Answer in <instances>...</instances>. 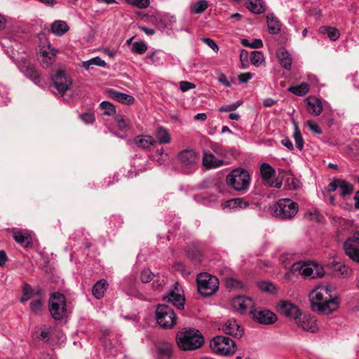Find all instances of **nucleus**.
Returning a JSON list of instances; mask_svg holds the SVG:
<instances>
[{"label": "nucleus", "instance_id": "nucleus-1", "mask_svg": "<svg viewBox=\"0 0 359 359\" xmlns=\"http://www.w3.org/2000/svg\"><path fill=\"white\" fill-rule=\"evenodd\" d=\"M309 299L312 310L320 314H330L336 311L339 305L337 294L327 285H317L310 292Z\"/></svg>", "mask_w": 359, "mask_h": 359}, {"label": "nucleus", "instance_id": "nucleus-2", "mask_svg": "<svg viewBox=\"0 0 359 359\" xmlns=\"http://www.w3.org/2000/svg\"><path fill=\"white\" fill-rule=\"evenodd\" d=\"M250 175L249 172L242 168L231 170L226 176V184L229 187L238 192H245L250 184Z\"/></svg>", "mask_w": 359, "mask_h": 359}, {"label": "nucleus", "instance_id": "nucleus-3", "mask_svg": "<svg viewBox=\"0 0 359 359\" xmlns=\"http://www.w3.org/2000/svg\"><path fill=\"white\" fill-rule=\"evenodd\" d=\"M299 210L298 204L290 198H281L271 207L274 217L283 219H291L297 215Z\"/></svg>", "mask_w": 359, "mask_h": 359}, {"label": "nucleus", "instance_id": "nucleus-4", "mask_svg": "<svg viewBox=\"0 0 359 359\" xmlns=\"http://www.w3.org/2000/svg\"><path fill=\"white\" fill-rule=\"evenodd\" d=\"M177 343L179 348L183 351L196 350L203 345V337L198 330H185L177 334Z\"/></svg>", "mask_w": 359, "mask_h": 359}, {"label": "nucleus", "instance_id": "nucleus-5", "mask_svg": "<svg viewBox=\"0 0 359 359\" xmlns=\"http://www.w3.org/2000/svg\"><path fill=\"white\" fill-rule=\"evenodd\" d=\"M49 311L55 320H60L69 314L67 300L65 295L60 292L53 293L49 298Z\"/></svg>", "mask_w": 359, "mask_h": 359}, {"label": "nucleus", "instance_id": "nucleus-6", "mask_svg": "<svg viewBox=\"0 0 359 359\" xmlns=\"http://www.w3.org/2000/svg\"><path fill=\"white\" fill-rule=\"evenodd\" d=\"M198 292L203 297L213 295L219 289V280L208 273H201L196 278Z\"/></svg>", "mask_w": 359, "mask_h": 359}, {"label": "nucleus", "instance_id": "nucleus-7", "mask_svg": "<svg viewBox=\"0 0 359 359\" xmlns=\"http://www.w3.org/2000/svg\"><path fill=\"white\" fill-rule=\"evenodd\" d=\"M210 347L215 353L221 355H232L236 351V342L222 335L213 337L210 341Z\"/></svg>", "mask_w": 359, "mask_h": 359}, {"label": "nucleus", "instance_id": "nucleus-8", "mask_svg": "<svg viewBox=\"0 0 359 359\" xmlns=\"http://www.w3.org/2000/svg\"><path fill=\"white\" fill-rule=\"evenodd\" d=\"M157 323L164 329H171L177 323V317L174 310L166 304H159L155 311Z\"/></svg>", "mask_w": 359, "mask_h": 359}, {"label": "nucleus", "instance_id": "nucleus-9", "mask_svg": "<svg viewBox=\"0 0 359 359\" xmlns=\"http://www.w3.org/2000/svg\"><path fill=\"white\" fill-rule=\"evenodd\" d=\"M291 270L292 272H298L304 277H311V278L323 277L325 274L323 267L313 262H294L292 264Z\"/></svg>", "mask_w": 359, "mask_h": 359}, {"label": "nucleus", "instance_id": "nucleus-10", "mask_svg": "<svg viewBox=\"0 0 359 359\" xmlns=\"http://www.w3.org/2000/svg\"><path fill=\"white\" fill-rule=\"evenodd\" d=\"M177 158L180 167L184 173L189 174L196 170L199 156L194 149H187L180 151Z\"/></svg>", "mask_w": 359, "mask_h": 359}, {"label": "nucleus", "instance_id": "nucleus-11", "mask_svg": "<svg viewBox=\"0 0 359 359\" xmlns=\"http://www.w3.org/2000/svg\"><path fill=\"white\" fill-rule=\"evenodd\" d=\"M121 287L128 296L140 300L148 299V294L143 291L142 286L132 276L125 278L121 282Z\"/></svg>", "mask_w": 359, "mask_h": 359}, {"label": "nucleus", "instance_id": "nucleus-12", "mask_svg": "<svg viewBox=\"0 0 359 359\" xmlns=\"http://www.w3.org/2000/svg\"><path fill=\"white\" fill-rule=\"evenodd\" d=\"M163 299L172 304L178 309H184L185 298L183 290L177 283L170 287L167 295L164 296Z\"/></svg>", "mask_w": 359, "mask_h": 359}, {"label": "nucleus", "instance_id": "nucleus-13", "mask_svg": "<svg viewBox=\"0 0 359 359\" xmlns=\"http://www.w3.org/2000/svg\"><path fill=\"white\" fill-rule=\"evenodd\" d=\"M53 86L60 93L69 90L72 85V78L62 69H58L51 76Z\"/></svg>", "mask_w": 359, "mask_h": 359}, {"label": "nucleus", "instance_id": "nucleus-14", "mask_svg": "<svg viewBox=\"0 0 359 359\" xmlns=\"http://www.w3.org/2000/svg\"><path fill=\"white\" fill-rule=\"evenodd\" d=\"M57 50L52 47L48 41H46L40 46V52L39 60L43 68H48L51 66L55 60V56Z\"/></svg>", "mask_w": 359, "mask_h": 359}, {"label": "nucleus", "instance_id": "nucleus-15", "mask_svg": "<svg viewBox=\"0 0 359 359\" xmlns=\"http://www.w3.org/2000/svg\"><path fill=\"white\" fill-rule=\"evenodd\" d=\"M277 311L285 317L292 318L294 321L301 316L300 309L294 304L285 300L278 302L276 306Z\"/></svg>", "mask_w": 359, "mask_h": 359}, {"label": "nucleus", "instance_id": "nucleus-16", "mask_svg": "<svg viewBox=\"0 0 359 359\" xmlns=\"http://www.w3.org/2000/svg\"><path fill=\"white\" fill-rule=\"evenodd\" d=\"M17 66L20 71L27 78L30 79L34 83L39 84L41 78L38 71L34 65L25 58H22L17 62Z\"/></svg>", "mask_w": 359, "mask_h": 359}, {"label": "nucleus", "instance_id": "nucleus-17", "mask_svg": "<svg viewBox=\"0 0 359 359\" xmlns=\"http://www.w3.org/2000/svg\"><path fill=\"white\" fill-rule=\"evenodd\" d=\"M250 313L253 320L260 324L271 325L277 320L276 314L267 309L253 308V309L250 310Z\"/></svg>", "mask_w": 359, "mask_h": 359}, {"label": "nucleus", "instance_id": "nucleus-18", "mask_svg": "<svg viewBox=\"0 0 359 359\" xmlns=\"http://www.w3.org/2000/svg\"><path fill=\"white\" fill-rule=\"evenodd\" d=\"M231 306L235 312L244 314L246 313L247 309H253L254 302L253 300L248 297L238 296L231 300Z\"/></svg>", "mask_w": 359, "mask_h": 359}, {"label": "nucleus", "instance_id": "nucleus-19", "mask_svg": "<svg viewBox=\"0 0 359 359\" xmlns=\"http://www.w3.org/2000/svg\"><path fill=\"white\" fill-rule=\"evenodd\" d=\"M297 325L306 332L316 333L318 331L317 320L314 316L307 314H303L299 316L295 321Z\"/></svg>", "mask_w": 359, "mask_h": 359}, {"label": "nucleus", "instance_id": "nucleus-20", "mask_svg": "<svg viewBox=\"0 0 359 359\" xmlns=\"http://www.w3.org/2000/svg\"><path fill=\"white\" fill-rule=\"evenodd\" d=\"M14 240L24 248H28L32 243V238L26 230L14 228L12 229Z\"/></svg>", "mask_w": 359, "mask_h": 359}, {"label": "nucleus", "instance_id": "nucleus-21", "mask_svg": "<svg viewBox=\"0 0 359 359\" xmlns=\"http://www.w3.org/2000/svg\"><path fill=\"white\" fill-rule=\"evenodd\" d=\"M222 331L226 334L240 338L243 334V330L233 319L226 320L222 327Z\"/></svg>", "mask_w": 359, "mask_h": 359}, {"label": "nucleus", "instance_id": "nucleus-22", "mask_svg": "<svg viewBox=\"0 0 359 359\" xmlns=\"http://www.w3.org/2000/svg\"><path fill=\"white\" fill-rule=\"evenodd\" d=\"M107 95L111 99L125 104H132L135 102V98L130 95L114 89L109 88L107 90Z\"/></svg>", "mask_w": 359, "mask_h": 359}, {"label": "nucleus", "instance_id": "nucleus-23", "mask_svg": "<svg viewBox=\"0 0 359 359\" xmlns=\"http://www.w3.org/2000/svg\"><path fill=\"white\" fill-rule=\"evenodd\" d=\"M344 248L350 259L359 263V245L355 244L353 239H346L344 243Z\"/></svg>", "mask_w": 359, "mask_h": 359}, {"label": "nucleus", "instance_id": "nucleus-24", "mask_svg": "<svg viewBox=\"0 0 359 359\" xmlns=\"http://www.w3.org/2000/svg\"><path fill=\"white\" fill-rule=\"evenodd\" d=\"M224 163V160L215 157L210 151H204L203 158V164L208 169L219 168Z\"/></svg>", "mask_w": 359, "mask_h": 359}, {"label": "nucleus", "instance_id": "nucleus-25", "mask_svg": "<svg viewBox=\"0 0 359 359\" xmlns=\"http://www.w3.org/2000/svg\"><path fill=\"white\" fill-rule=\"evenodd\" d=\"M276 56L282 67L287 70L291 69L292 58L291 54L285 48H279L276 51Z\"/></svg>", "mask_w": 359, "mask_h": 359}, {"label": "nucleus", "instance_id": "nucleus-26", "mask_svg": "<svg viewBox=\"0 0 359 359\" xmlns=\"http://www.w3.org/2000/svg\"><path fill=\"white\" fill-rule=\"evenodd\" d=\"M133 143L139 148L143 149H150L155 146L156 141L149 135H139L133 140Z\"/></svg>", "mask_w": 359, "mask_h": 359}, {"label": "nucleus", "instance_id": "nucleus-27", "mask_svg": "<svg viewBox=\"0 0 359 359\" xmlns=\"http://www.w3.org/2000/svg\"><path fill=\"white\" fill-rule=\"evenodd\" d=\"M266 24L271 34H278L281 30L282 24L273 13H269L266 15Z\"/></svg>", "mask_w": 359, "mask_h": 359}, {"label": "nucleus", "instance_id": "nucleus-28", "mask_svg": "<svg viewBox=\"0 0 359 359\" xmlns=\"http://www.w3.org/2000/svg\"><path fill=\"white\" fill-rule=\"evenodd\" d=\"M245 7L252 13L261 14L264 13L266 5L264 0H247Z\"/></svg>", "mask_w": 359, "mask_h": 359}, {"label": "nucleus", "instance_id": "nucleus-29", "mask_svg": "<svg viewBox=\"0 0 359 359\" xmlns=\"http://www.w3.org/2000/svg\"><path fill=\"white\" fill-rule=\"evenodd\" d=\"M69 29L67 23L64 20H57L54 21L50 26L51 32L57 36H63Z\"/></svg>", "mask_w": 359, "mask_h": 359}, {"label": "nucleus", "instance_id": "nucleus-30", "mask_svg": "<svg viewBox=\"0 0 359 359\" xmlns=\"http://www.w3.org/2000/svg\"><path fill=\"white\" fill-rule=\"evenodd\" d=\"M307 111L313 116H318L323 110V105L320 100L314 97L307 99Z\"/></svg>", "mask_w": 359, "mask_h": 359}, {"label": "nucleus", "instance_id": "nucleus-31", "mask_svg": "<svg viewBox=\"0 0 359 359\" xmlns=\"http://www.w3.org/2000/svg\"><path fill=\"white\" fill-rule=\"evenodd\" d=\"M259 172L263 180L266 183L269 184L270 181L275 176V170L274 168L267 163H263L259 168Z\"/></svg>", "mask_w": 359, "mask_h": 359}, {"label": "nucleus", "instance_id": "nucleus-32", "mask_svg": "<svg viewBox=\"0 0 359 359\" xmlns=\"http://www.w3.org/2000/svg\"><path fill=\"white\" fill-rule=\"evenodd\" d=\"M108 283L104 279L98 280L93 287L92 293L97 299H100L104 297L108 287Z\"/></svg>", "mask_w": 359, "mask_h": 359}, {"label": "nucleus", "instance_id": "nucleus-33", "mask_svg": "<svg viewBox=\"0 0 359 359\" xmlns=\"http://www.w3.org/2000/svg\"><path fill=\"white\" fill-rule=\"evenodd\" d=\"M158 354L162 359H166L171 356L172 353V344L169 342H162L158 346Z\"/></svg>", "mask_w": 359, "mask_h": 359}, {"label": "nucleus", "instance_id": "nucleus-34", "mask_svg": "<svg viewBox=\"0 0 359 359\" xmlns=\"http://www.w3.org/2000/svg\"><path fill=\"white\" fill-rule=\"evenodd\" d=\"M155 135L160 144H168L170 142V135L167 129L158 127L155 131Z\"/></svg>", "mask_w": 359, "mask_h": 359}, {"label": "nucleus", "instance_id": "nucleus-35", "mask_svg": "<svg viewBox=\"0 0 359 359\" xmlns=\"http://www.w3.org/2000/svg\"><path fill=\"white\" fill-rule=\"evenodd\" d=\"M93 65L104 67L107 65V63L104 60H102L99 56L94 57L88 60L83 61L82 62L81 67H83L86 70L91 69Z\"/></svg>", "mask_w": 359, "mask_h": 359}, {"label": "nucleus", "instance_id": "nucleus-36", "mask_svg": "<svg viewBox=\"0 0 359 359\" xmlns=\"http://www.w3.org/2000/svg\"><path fill=\"white\" fill-rule=\"evenodd\" d=\"M147 58L151 60V62L156 66H160L163 64L165 54L159 50H156L147 55Z\"/></svg>", "mask_w": 359, "mask_h": 359}, {"label": "nucleus", "instance_id": "nucleus-37", "mask_svg": "<svg viewBox=\"0 0 359 359\" xmlns=\"http://www.w3.org/2000/svg\"><path fill=\"white\" fill-rule=\"evenodd\" d=\"M320 32L323 34H327L331 41H336L340 36L339 31L332 27H321Z\"/></svg>", "mask_w": 359, "mask_h": 359}, {"label": "nucleus", "instance_id": "nucleus-38", "mask_svg": "<svg viewBox=\"0 0 359 359\" xmlns=\"http://www.w3.org/2000/svg\"><path fill=\"white\" fill-rule=\"evenodd\" d=\"M208 7V2L206 0H199L191 5L190 11L194 14H201Z\"/></svg>", "mask_w": 359, "mask_h": 359}, {"label": "nucleus", "instance_id": "nucleus-39", "mask_svg": "<svg viewBox=\"0 0 359 359\" xmlns=\"http://www.w3.org/2000/svg\"><path fill=\"white\" fill-rule=\"evenodd\" d=\"M288 90L294 95L304 96L309 92V88L306 83H302L299 85L290 86Z\"/></svg>", "mask_w": 359, "mask_h": 359}, {"label": "nucleus", "instance_id": "nucleus-40", "mask_svg": "<svg viewBox=\"0 0 359 359\" xmlns=\"http://www.w3.org/2000/svg\"><path fill=\"white\" fill-rule=\"evenodd\" d=\"M293 124H294V127L293 137L294 139L297 148L299 151H301L304 148V141L302 137V133L299 130V128L298 127V124L294 121H293Z\"/></svg>", "mask_w": 359, "mask_h": 359}, {"label": "nucleus", "instance_id": "nucleus-41", "mask_svg": "<svg viewBox=\"0 0 359 359\" xmlns=\"http://www.w3.org/2000/svg\"><path fill=\"white\" fill-rule=\"evenodd\" d=\"M42 309L43 302L41 295L32 299L30 302V311L35 314H39L42 311Z\"/></svg>", "mask_w": 359, "mask_h": 359}, {"label": "nucleus", "instance_id": "nucleus-42", "mask_svg": "<svg viewBox=\"0 0 359 359\" xmlns=\"http://www.w3.org/2000/svg\"><path fill=\"white\" fill-rule=\"evenodd\" d=\"M250 60L252 65L256 67H259L262 62H264V57L262 52L254 50L250 54Z\"/></svg>", "mask_w": 359, "mask_h": 359}, {"label": "nucleus", "instance_id": "nucleus-43", "mask_svg": "<svg viewBox=\"0 0 359 359\" xmlns=\"http://www.w3.org/2000/svg\"><path fill=\"white\" fill-rule=\"evenodd\" d=\"M249 205V203L242 198H236L227 201V206L231 208H245Z\"/></svg>", "mask_w": 359, "mask_h": 359}, {"label": "nucleus", "instance_id": "nucleus-44", "mask_svg": "<svg viewBox=\"0 0 359 359\" xmlns=\"http://www.w3.org/2000/svg\"><path fill=\"white\" fill-rule=\"evenodd\" d=\"M100 107L103 111V114L107 116H111L115 114L116 109L114 104L108 101H102Z\"/></svg>", "mask_w": 359, "mask_h": 359}, {"label": "nucleus", "instance_id": "nucleus-45", "mask_svg": "<svg viewBox=\"0 0 359 359\" xmlns=\"http://www.w3.org/2000/svg\"><path fill=\"white\" fill-rule=\"evenodd\" d=\"M257 286L261 290L271 294H273L276 292V286L269 281L258 282Z\"/></svg>", "mask_w": 359, "mask_h": 359}, {"label": "nucleus", "instance_id": "nucleus-46", "mask_svg": "<svg viewBox=\"0 0 359 359\" xmlns=\"http://www.w3.org/2000/svg\"><path fill=\"white\" fill-rule=\"evenodd\" d=\"M22 292L25 296H30L32 299L41 295V290L38 289L37 290H34L27 283L23 285Z\"/></svg>", "mask_w": 359, "mask_h": 359}, {"label": "nucleus", "instance_id": "nucleus-47", "mask_svg": "<svg viewBox=\"0 0 359 359\" xmlns=\"http://www.w3.org/2000/svg\"><path fill=\"white\" fill-rule=\"evenodd\" d=\"M155 276L150 269H144L140 275V279L142 283H148L154 280Z\"/></svg>", "mask_w": 359, "mask_h": 359}, {"label": "nucleus", "instance_id": "nucleus-48", "mask_svg": "<svg viewBox=\"0 0 359 359\" xmlns=\"http://www.w3.org/2000/svg\"><path fill=\"white\" fill-rule=\"evenodd\" d=\"M339 188L341 196L350 195L353 191V187L349 182L340 180Z\"/></svg>", "mask_w": 359, "mask_h": 359}, {"label": "nucleus", "instance_id": "nucleus-49", "mask_svg": "<svg viewBox=\"0 0 359 359\" xmlns=\"http://www.w3.org/2000/svg\"><path fill=\"white\" fill-rule=\"evenodd\" d=\"M147 50V46L144 42H135L132 46V51L137 54H143Z\"/></svg>", "mask_w": 359, "mask_h": 359}, {"label": "nucleus", "instance_id": "nucleus-50", "mask_svg": "<svg viewBox=\"0 0 359 359\" xmlns=\"http://www.w3.org/2000/svg\"><path fill=\"white\" fill-rule=\"evenodd\" d=\"M125 1L132 6L140 8H146L149 6V0H125Z\"/></svg>", "mask_w": 359, "mask_h": 359}, {"label": "nucleus", "instance_id": "nucleus-51", "mask_svg": "<svg viewBox=\"0 0 359 359\" xmlns=\"http://www.w3.org/2000/svg\"><path fill=\"white\" fill-rule=\"evenodd\" d=\"M210 149L217 155L221 156H226V150L219 143L212 142L210 145Z\"/></svg>", "mask_w": 359, "mask_h": 359}, {"label": "nucleus", "instance_id": "nucleus-52", "mask_svg": "<svg viewBox=\"0 0 359 359\" xmlns=\"http://www.w3.org/2000/svg\"><path fill=\"white\" fill-rule=\"evenodd\" d=\"M295 255L291 252H285L280 255V261L285 266L291 264L292 261H294Z\"/></svg>", "mask_w": 359, "mask_h": 359}, {"label": "nucleus", "instance_id": "nucleus-53", "mask_svg": "<svg viewBox=\"0 0 359 359\" xmlns=\"http://www.w3.org/2000/svg\"><path fill=\"white\" fill-rule=\"evenodd\" d=\"M304 217L309 219H313L318 222L320 221V218L322 217L320 213L316 209L307 211L305 213Z\"/></svg>", "mask_w": 359, "mask_h": 359}, {"label": "nucleus", "instance_id": "nucleus-54", "mask_svg": "<svg viewBox=\"0 0 359 359\" xmlns=\"http://www.w3.org/2000/svg\"><path fill=\"white\" fill-rule=\"evenodd\" d=\"M80 118L86 123H92L95 121L94 114L90 111H88L80 115Z\"/></svg>", "mask_w": 359, "mask_h": 359}, {"label": "nucleus", "instance_id": "nucleus-55", "mask_svg": "<svg viewBox=\"0 0 359 359\" xmlns=\"http://www.w3.org/2000/svg\"><path fill=\"white\" fill-rule=\"evenodd\" d=\"M306 125L309 127V128L313 133L318 135H320L322 133V130L320 128L319 125L313 121H307Z\"/></svg>", "mask_w": 359, "mask_h": 359}, {"label": "nucleus", "instance_id": "nucleus-56", "mask_svg": "<svg viewBox=\"0 0 359 359\" xmlns=\"http://www.w3.org/2000/svg\"><path fill=\"white\" fill-rule=\"evenodd\" d=\"M174 268L176 271H180L183 275H189L191 273V271L189 269H187L182 262L175 263Z\"/></svg>", "mask_w": 359, "mask_h": 359}, {"label": "nucleus", "instance_id": "nucleus-57", "mask_svg": "<svg viewBox=\"0 0 359 359\" xmlns=\"http://www.w3.org/2000/svg\"><path fill=\"white\" fill-rule=\"evenodd\" d=\"M196 86L189 81H182L180 82V88L182 92H186L189 90L194 89Z\"/></svg>", "mask_w": 359, "mask_h": 359}, {"label": "nucleus", "instance_id": "nucleus-58", "mask_svg": "<svg viewBox=\"0 0 359 359\" xmlns=\"http://www.w3.org/2000/svg\"><path fill=\"white\" fill-rule=\"evenodd\" d=\"M202 41L207 44L210 48H211L213 50L217 51L219 50V47L214 40L210 38H203Z\"/></svg>", "mask_w": 359, "mask_h": 359}, {"label": "nucleus", "instance_id": "nucleus-59", "mask_svg": "<svg viewBox=\"0 0 359 359\" xmlns=\"http://www.w3.org/2000/svg\"><path fill=\"white\" fill-rule=\"evenodd\" d=\"M252 78V74L251 73H242L238 75V80L241 83H247Z\"/></svg>", "mask_w": 359, "mask_h": 359}, {"label": "nucleus", "instance_id": "nucleus-60", "mask_svg": "<svg viewBox=\"0 0 359 359\" xmlns=\"http://www.w3.org/2000/svg\"><path fill=\"white\" fill-rule=\"evenodd\" d=\"M340 180H335L330 182L328 185L327 191L329 192L334 191L337 187H339Z\"/></svg>", "mask_w": 359, "mask_h": 359}, {"label": "nucleus", "instance_id": "nucleus-61", "mask_svg": "<svg viewBox=\"0 0 359 359\" xmlns=\"http://www.w3.org/2000/svg\"><path fill=\"white\" fill-rule=\"evenodd\" d=\"M263 46V42L259 39H255L253 41L250 43V47L252 48H259Z\"/></svg>", "mask_w": 359, "mask_h": 359}, {"label": "nucleus", "instance_id": "nucleus-62", "mask_svg": "<svg viewBox=\"0 0 359 359\" xmlns=\"http://www.w3.org/2000/svg\"><path fill=\"white\" fill-rule=\"evenodd\" d=\"M50 329L49 328H44L41 332L40 338L41 339L48 341L50 339Z\"/></svg>", "mask_w": 359, "mask_h": 359}, {"label": "nucleus", "instance_id": "nucleus-63", "mask_svg": "<svg viewBox=\"0 0 359 359\" xmlns=\"http://www.w3.org/2000/svg\"><path fill=\"white\" fill-rule=\"evenodd\" d=\"M236 105L233 104H226L222 106L219 109V111H233L236 110Z\"/></svg>", "mask_w": 359, "mask_h": 359}, {"label": "nucleus", "instance_id": "nucleus-64", "mask_svg": "<svg viewBox=\"0 0 359 359\" xmlns=\"http://www.w3.org/2000/svg\"><path fill=\"white\" fill-rule=\"evenodd\" d=\"M37 1L48 7H53L57 4V1H55V0H37Z\"/></svg>", "mask_w": 359, "mask_h": 359}]
</instances>
